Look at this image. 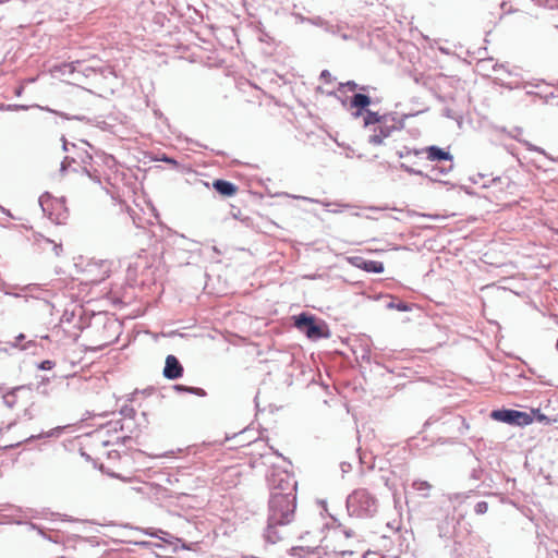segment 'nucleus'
<instances>
[{
    "instance_id": "1",
    "label": "nucleus",
    "mask_w": 558,
    "mask_h": 558,
    "mask_svg": "<svg viewBox=\"0 0 558 558\" xmlns=\"http://www.w3.org/2000/svg\"><path fill=\"white\" fill-rule=\"evenodd\" d=\"M295 510V494L275 493L270 499V520L275 524L291 522Z\"/></svg>"
},
{
    "instance_id": "2",
    "label": "nucleus",
    "mask_w": 558,
    "mask_h": 558,
    "mask_svg": "<svg viewBox=\"0 0 558 558\" xmlns=\"http://www.w3.org/2000/svg\"><path fill=\"white\" fill-rule=\"evenodd\" d=\"M348 507L359 517L366 515L374 510L375 500L365 489H357L349 496Z\"/></svg>"
},
{
    "instance_id": "3",
    "label": "nucleus",
    "mask_w": 558,
    "mask_h": 558,
    "mask_svg": "<svg viewBox=\"0 0 558 558\" xmlns=\"http://www.w3.org/2000/svg\"><path fill=\"white\" fill-rule=\"evenodd\" d=\"M294 326L312 340H317L328 336L324 330V325L316 324L315 317L307 315L306 313L294 316Z\"/></svg>"
},
{
    "instance_id": "4",
    "label": "nucleus",
    "mask_w": 558,
    "mask_h": 558,
    "mask_svg": "<svg viewBox=\"0 0 558 558\" xmlns=\"http://www.w3.org/2000/svg\"><path fill=\"white\" fill-rule=\"evenodd\" d=\"M490 417L495 421L511 424V425H529L533 422L530 414L517 410H494Z\"/></svg>"
},
{
    "instance_id": "5",
    "label": "nucleus",
    "mask_w": 558,
    "mask_h": 558,
    "mask_svg": "<svg viewBox=\"0 0 558 558\" xmlns=\"http://www.w3.org/2000/svg\"><path fill=\"white\" fill-rule=\"evenodd\" d=\"M84 272L88 282L99 283L110 276L111 264L107 260L90 262Z\"/></svg>"
},
{
    "instance_id": "6",
    "label": "nucleus",
    "mask_w": 558,
    "mask_h": 558,
    "mask_svg": "<svg viewBox=\"0 0 558 558\" xmlns=\"http://www.w3.org/2000/svg\"><path fill=\"white\" fill-rule=\"evenodd\" d=\"M348 262L352 266L360 268L367 272L380 274L385 269L384 264L381 262L368 260L359 255L348 257Z\"/></svg>"
},
{
    "instance_id": "7",
    "label": "nucleus",
    "mask_w": 558,
    "mask_h": 558,
    "mask_svg": "<svg viewBox=\"0 0 558 558\" xmlns=\"http://www.w3.org/2000/svg\"><path fill=\"white\" fill-rule=\"evenodd\" d=\"M183 374V367L174 355H168L163 368V376L168 379H177Z\"/></svg>"
},
{
    "instance_id": "8",
    "label": "nucleus",
    "mask_w": 558,
    "mask_h": 558,
    "mask_svg": "<svg viewBox=\"0 0 558 558\" xmlns=\"http://www.w3.org/2000/svg\"><path fill=\"white\" fill-rule=\"evenodd\" d=\"M393 129V124L388 125L387 121H384L373 130V134L369 136V142L374 145L383 144L384 140L391 134Z\"/></svg>"
},
{
    "instance_id": "9",
    "label": "nucleus",
    "mask_w": 558,
    "mask_h": 558,
    "mask_svg": "<svg viewBox=\"0 0 558 558\" xmlns=\"http://www.w3.org/2000/svg\"><path fill=\"white\" fill-rule=\"evenodd\" d=\"M515 189L514 183L509 178H498L494 181L492 193L496 198H501L498 194L506 190V194L513 195Z\"/></svg>"
},
{
    "instance_id": "10",
    "label": "nucleus",
    "mask_w": 558,
    "mask_h": 558,
    "mask_svg": "<svg viewBox=\"0 0 558 558\" xmlns=\"http://www.w3.org/2000/svg\"><path fill=\"white\" fill-rule=\"evenodd\" d=\"M427 154V159L430 161H452V156L449 151L439 148L437 146H429L425 149Z\"/></svg>"
},
{
    "instance_id": "11",
    "label": "nucleus",
    "mask_w": 558,
    "mask_h": 558,
    "mask_svg": "<svg viewBox=\"0 0 558 558\" xmlns=\"http://www.w3.org/2000/svg\"><path fill=\"white\" fill-rule=\"evenodd\" d=\"M213 187L222 196H233L238 192V186L225 180H215Z\"/></svg>"
},
{
    "instance_id": "12",
    "label": "nucleus",
    "mask_w": 558,
    "mask_h": 558,
    "mask_svg": "<svg viewBox=\"0 0 558 558\" xmlns=\"http://www.w3.org/2000/svg\"><path fill=\"white\" fill-rule=\"evenodd\" d=\"M27 391H28V389H26L24 387H19V388L13 389L12 391H9L8 393H5L3 396L4 403L10 408L15 407L17 404L19 395H21L23 392H27Z\"/></svg>"
},
{
    "instance_id": "13",
    "label": "nucleus",
    "mask_w": 558,
    "mask_h": 558,
    "mask_svg": "<svg viewBox=\"0 0 558 558\" xmlns=\"http://www.w3.org/2000/svg\"><path fill=\"white\" fill-rule=\"evenodd\" d=\"M371 104V98L364 94H355L351 99V106L359 109H364Z\"/></svg>"
},
{
    "instance_id": "14",
    "label": "nucleus",
    "mask_w": 558,
    "mask_h": 558,
    "mask_svg": "<svg viewBox=\"0 0 558 558\" xmlns=\"http://www.w3.org/2000/svg\"><path fill=\"white\" fill-rule=\"evenodd\" d=\"M384 121H386L385 117L379 116L377 112L366 111V116L364 118V123L366 126L372 125V124L379 125Z\"/></svg>"
},
{
    "instance_id": "15",
    "label": "nucleus",
    "mask_w": 558,
    "mask_h": 558,
    "mask_svg": "<svg viewBox=\"0 0 558 558\" xmlns=\"http://www.w3.org/2000/svg\"><path fill=\"white\" fill-rule=\"evenodd\" d=\"M40 247L43 250H47L48 247H50L52 251H53V254L56 256H60L61 253H62V245L61 244H57L52 241H50L49 239H44L41 242H40Z\"/></svg>"
},
{
    "instance_id": "16",
    "label": "nucleus",
    "mask_w": 558,
    "mask_h": 558,
    "mask_svg": "<svg viewBox=\"0 0 558 558\" xmlns=\"http://www.w3.org/2000/svg\"><path fill=\"white\" fill-rule=\"evenodd\" d=\"M82 94H83L82 92L76 93L75 95H73V97L71 99H69L73 105H75L76 112L71 114V117L74 118V119H81L82 118V112L86 109L84 104H82V102L76 104L74 101V100L78 99L80 95H82Z\"/></svg>"
},
{
    "instance_id": "17",
    "label": "nucleus",
    "mask_w": 558,
    "mask_h": 558,
    "mask_svg": "<svg viewBox=\"0 0 558 558\" xmlns=\"http://www.w3.org/2000/svg\"><path fill=\"white\" fill-rule=\"evenodd\" d=\"M488 510V504L486 501H480L475 506V512L477 514H484Z\"/></svg>"
},
{
    "instance_id": "18",
    "label": "nucleus",
    "mask_w": 558,
    "mask_h": 558,
    "mask_svg": "<svg viewBox=\"0 0 558 558\" xmlns=\"http://www.w3.org/2000/svg\"><path fill=\"white\" fill-rule=\"evenodd\" d=\"M56 366V363L53 361H50V360H45L43 361L40 364H39V369H43V371H50L52 369L53 367Z\"/></svg>"
},
{
    "instance_id": "19",
    "label": "nucleus",
    "mask_w": 558,
    "mask_h": 558,
    "mask_svg": "<svg viewBox=\"0 0 558 558\" xmlns=\"http://www.w3.org/2000/svg\"><path fill=\"white\" fill-rule=\"evenodd\" d=\"M175 388H177L178 390H184V391L194 392V393H196V395H198V396H204V395H205V393H204V390H203V389H201V388H185V387H183V386H177Z\"/></svg>"
},
{
    "instance_id": "20",
    "label": "nucleus",
    "mask_w": 558,
    "mask_h": 558,
    "mask_svg": "<svg viewBox=\"0 0 558 558\" xmlns=\"http://www.w3.org/2000/svg\"><path fill=\"white\" fill-rule=\"evenodd\" d=\"M390 306H391V307H396V308H397V310H399V311H409V310H411V308H412V306H410V305H408V304H405V303H403V302H399V303H397V304H395V303H390Z\"/></svg>"
},
{
    "instance_id": "21",
    "label": "nucleus",
    "mask_w": 558,
    "mask_h": 558,
    "mask_svg": "<svg viewBox=\"0 0 558 558\" xmlns=\"http://www.w3.org/2000/svg\"><path fill=\"white\" fill-rule=\"evenodd\" d=\"M347 86H348L351 90H354V89L356 88V86H357V85H356V83H354V82H348V83H347Z\"/></svg>"
},
{
    "instance_id": "22",
    "label": "nucleus",
    "mask_w": 558,
    "mask_h": 558,
    "mask_svg": "<svg viewBox=\"0 0 558 558\" xmlns=\"http://www.w3.org/2000/svg\"><path fill=\"white\" fill-rule=\"evenodd\" d=\"M420 487H421V490H423L425 488H429V485L426 482H421Z\"/></svg>"
},
{
    "instance_id": "23",
    "label": "nucleus",
    "mask_w": 558,
    "mask_h": 558,
    "mask_svg": "<svg viewBox=\"0 0 558 558\" xmlns=\"http://www.w3.org/2000/svg\"><path fill=\"white\" fill-rule=\"evenodd\" d=\"M329 75L330 73L326 70L322 72V77L328 78Z\"/></svg>"
},
{
    "instance_id": "24",
    "label": "nucleus",
    "mask_w": 558,
    "mask_h": 558,
    "mask_svg": "<svg viewBox=\"0 0 558 558\" xmlns=\"http://www.w3.org/2000/svg\"><path fill=\"white\" fill-rule=\"evenodd\" d=\"M401 166L404 167L409 171H414L413 169L409 168L405 162H402Z\"/></svg>"
},
{
    "instance_id": "25",
    "label": "nucleus",
    "mask_w": 558,
    "mask_h": 558,
    "mask_svg": "<svg viewBox=\"0 0 558 558\" xmlns=\"http://www.w3.org/2000/svg\"><path fill=\"white\" fill-rule=\"evenodd\" d=\"M166 161H167V162H171V163H175V161H174V160H172V159H166Z\"/></svg>"
},
{
    "instance_id": "26",
    "label": "nucleus",
    "mask_w": 558,
    "mask_h": 558,
    "mask_svg": "<svg viewBox=\"0 0 558 558\" xmlns=\"http://www.w3.org/2000/svg\"><path fill=\"white\" fill-rule=\"evenodd\" d=\"M24 336L23 335H20L16 339L17 340H23Z\"/></svg>"
},
{
    "instance_id": "27",
    "label": "nucleus",
    "mask_w": 558,
    "mask_h": 558,
    "mask_svg": "<svg viewBox=\"0 0 558 558\" xmlns=\"http://www.w3.org/2000/svg\"><path fill=\"white\" fill-rule=\"evenodd\" d=\"M556 347H557V350H558V339H557V343H556Z\"/></svg>"
}]
</instances>
